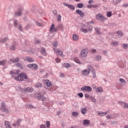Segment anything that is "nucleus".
Masks as SVG:
<instances>
[{
    "label": "nucleus",
    "mask_w": 128,
    "mask_h": 128,
    "mask_svg": "<svg viewBox=\"0 0 128 128\" xmlns=\"http://www.w3.org/2000/svg\"><path fill=\"white\" fill-rule=\"evenodd\" d=\"M13 78L16 80H18V82H24V80H28V76L24 72L19 74L17 77L13 76Z\"/></svg>",
    "instance_id": "f257e3e1"
},
{
    "label": "nucleus",
    "mask_w": 128,
    "mask_h": 128,
    "mask_svg": "<svg viewBox=\"0 0 128 128\" xmlns=\"http://www.w3.org/2000/svg\"><path fill=\"white\" fill-rule=\"evenodd\" d=\"M88 48H84L82 50L80 54V58H86L88 56Z\"/></svg>",
    "instance_id": "f03ea898"
},
{
    "label": "nucleus",
    "mask_w": 128,
    "mask_h": 128,
    "mask_svg": "<svg viewBox=\"0 0 128 128\" xmlns=\"http://www.w3.org/2000/svg\"><path fill=\"white\" fill-rule=\"evenodd\" d=\"M34 98L38 100H42V101H44L46 100V97L42 94V92H38L34 94Z\"/></svg>",
    "instance_id": "7ed1b4c3"
},
{
    "label": "nucleus",
    "mask_w": 128,
    "mask_h": 128,
    "mask_svg": "<svg viewBox=\"0 0 128 128\" xmlns=\"http://www.w3.org/2000/svg\"><path fill=\"white\" fill-rule=\"evenodd\" d=\"M92 70V66L90 65H88V68L82 71V76H86L90 74Z\"/></svg>",
    "instance_id": "20e7f679"
},
{
    "label": "nucleus",
    "mask_w": 128,
    "mask_h": 128,
    "mask_svg": "<svg viewBox=\"0 0 128 128\" xmlns=\"http://www.w3.org/2000/svg\"><path fill=\"white\" fill-rule=\"evenodd\" d=\"M96 18L98 20H100V22H104V20H106V18L100 14H97L96 16Z\"/></svg>",
    "instance_id": "39448f33"
},
{
    "label": "nucleus",
    "mask_w": 128,
    "mask_h": 128,
    "mask_svg": "<svg viewBox=\"0 0 128 128\" xmlns=\"http://www.w3.org/2000/svg\"><path fill=\"white\" fill-rule=\"evenodd\" d=\"M20 90L22 92H34V88L32 87H28L26 88H19Z\"/></svg>",
    "instance_id": "423d86ee"
},
{
    "label": "nucleus",
    "mask_w": 128,
    "mask_h": 128,
    "mask_svg": "<svg viewBox=\"0 0 128 128\" xmlns=\"http://www.w3.org/2000/svg\"><path fill=\"white\" fill-rule=\"evenodd\" d=\"M6 103L4 102H2L1 103V106L0 108V110L1 112H4L6 114H8L9 111L6 108Z\"/></svg>",
    "instance_id": "0eeeda50"
},
{
    "label": "nucleus",
    "mask_w": 128,
    "mask_h": 128,
    "mask_svg": "<svg viewBox=\"0 0 128 128\" xmlns=\"http://www.w3.org/2000/svg\"><path fill=\"white\" fill-rule=\"evenodd\" d=\"M81 90H84L85 92H92V87L90 86H84L80 88Z\"/></svg>",
    "instance_id": "6e6552de"
},
{
    "label": "nucleus",
    "mask_w": 128,
    "mask_h": 128,
    "mask_svg": "<svg viewBox=\"0 0 128 128\" xmlns=\"http://www.w3.org/2000/svg\"><path fill=\"white\" fill-rule=\"evenodd\" d=\"M27 66L28 68H32V70H38V66L34 64H28L27 65Z\"/></svg>",
    "instance_id": "1a4fd4ad"
},
{
    "label": "nucleus",
    "mask_w": 128,
    "mask_h": 128,
    "mask_svg": "<svg viewBox=\"0 0 128 128\" xmlns=\"http://www.w3.org/2000/svg\"><path fill=\"white\" fill-rule=\"evenodd\" d=\"M54 50V52H55L57 56H64V55L62 54V51L60 50V49H56L54 48H53Z\"/></svg>",
    "instance_id": "9d476101"
},
{
    "label": "nucleus",
    "mask_w": 128,
    "mask_h": 128,
    "mask_svg": "<svg viewBox=\"0 0 128 128\" xmlns=\"http://www.w3.org/2000/svg\"><path fill=\"white\" fill-rule=\"evenodd\" d=\"M64 6H67L68 8H70V10H74V6L72 5V4H67L66 2H64L63 4Z\"/></svg>",
    "instance_id": "9b49d317"
},
{
    "label": "nucleus",
    "mask_w": 128,
    "mask_h": 128,
    "mask_svg": "<svg viewBox=\"0 0 128 128\" xmlns=\"http://www.w3.org/2000/svg\"><path fill=\"white\" fill-rule=\"evenodd\" d=\"M94 88L96 92H104V90H102V86H100L96 88V86H94Z\"/></svg>",
    "instance_id": "f8f14e48"
},
{
    "label": "nucleus",
    "mask_w": 128,
    "mask_h": 128,
    "mask_svg": "<svg viewBox=\"0 0 128 128\" xmlns=\"http://www.w3.org/2000/svg\"><path fill=\"white\" fill-rule=\"evenodd\" d=\"M76 14H80V16H81V18H82V16H84V12H82V10H76Z\"/></svg>",
    "instance_id": "ddd939ff"
},
{
    "label": "nucleus",
    "mask_w": 128,
    "mask_h": 128,
    "mask_svg": "<svg viewBox=\"0 0 128 128\" xmlns=\"http://www.w3.org/2000/svg\"><path fill=\"white\" fill-rule=\"evenodd\" d=\"M24 60H26V62H34V60L31 57H26L24 58Z\"/></svg>",
    "instance_id": "4468645a"
},
{
    "label": "nucleus",
    "mask_w": 128,
    "mask_h": 128,
    "mask_svg": "<svg viewBox=\"0 0 128 128\" xmlns=\"http://www.w3.org/2000/svg\"><path fill=\"white\" fill-rule=\"evenodd\" d=\"M91 72L93 78H96V70L92 67L91 68Z\"/></svg>",
    "instance_id": "2eb2a0df"
},
{
    "label": "nucleus",
    "mask_w": 128,
    "mask_h": 128,
    "mask_svg": "<svg viewBox=\"0 0 128 128\" xmlns=\"http://www.w3.org/2000/svg\"><path fill=\"white\" fill-rule=\"evenodd\" d=\"M50 32H58V30L54 28V24H52V26L50 27Z\"/></svg>",
    "instance_id": "dca6fc26"
},
{
    "label": "nucleus",
    "mask_w": 128,
    "mask_h": 128,
    "mask_svg": "<svg viewBox=\"0 0 128 128\" xmlns=\"http://www.w3.org/2000/svg\"><path fill=\"white\" fill-rule=\"evenodd\" d=\"M90 120H83V124L84 126H88L90 124Z\"/></svg>",
    "instance_id": "f3484780"
},
{
    "label": "nucleus",
    "mask_w": 128,
    "mask_h": 128,
    "mask_svg": "<svg viewBox=\"0 0 128 128\" xmlns=\"http://www.w3.org/2000/svg\"><path fill=\"white\" fill-rule=\"evenodd\" d=\"M5 126L6 128H12V126H10V124L8 121H6L4 123Z\"/></svg>",
    "instance_id": "a211bd4d"
},
{
    "label": "nucleus",
    "mask_w": 128,
    "mask_h": 128,
    "mask_svg": "<svg viewBox=\"0 0 128 128\" xmlns=\"http://www.w3.org/2000/svg\"><path fill=\"white\" fill-rule=\"evenodd\" d=\"M20 61V58H16L15 59H10V62H18Z\"/></svg>",
    "instance_id": "6ab92c4d"
},
{
    "label": "nucleus",
    "mask_w": 128,
    "mask_h": 128,
    "mask_svg": "<svg viewBox=\"0 0 128 128\" xmlns=\"http://www.w3.org/2000/svg\"><path fill=\"white\" fill-rule=\"evenodd\" d=\"M72 38L74 40L76 41V40H78V38H80V37L78 36V35L74 34L72 36Z\"/></svg>",
    "instance_id": "aec40b11"
},
{
    "label": "nucleus",
    "mask_w": 128,
    "mask_h": 128,
    "mask_svg": "<svg viewBox=\"0 0 128 128\" xmlns=\"http://www.w3.org/2000/svg\"><path fill=\"white\" fill-rule=\"evenodd\" d=\"M98 114L99 116H106V112H98Z\"/></svg>",
    "instance_id": "412c9836"
},
{
    "label": "nucleus",
    "mask_w": 128,
    "mask_h": 128,
    "mask_svg": "<svg viewBox=\"0 0 128 128\" xmlns=\"http://www.w3.org/2000/svg\"><path fill=\"white\" fill-rule=\"evenodd\" d=\"M15 16H22V10H19L18 11L16 12H15Z\"/></svg>",
    "instance_id": "4be33fe9"
},
{
    "label": "nucleus",
    "mask_w": 128,
    "mask_h": 128,
    "mask_svg": "<svg viewBox=\"0 0 128 128\" xmlns=\"http://www.w3.org/2000/svg\"><path fill=\"white\" fill-rule=\"evenodd\" d=\"M87 8H98V6L94 4H88L87 6Z\"/></svg>",
    "instance_id": "5701e85b"
},
{
    "label": "nucleus",
    "mask_w": 128,
    "mask_h": 128,
    "mask_svg": "<svg viewBox=\"0 0 128 128\" xmlns=\"http://www.w3.org/2000/svg\"><path fill=\"white\" fill-rule=\"evenodd\" d=\"M88 110L86 108H82L81 109V112L82 114H86Z\"/></svg>",
    "instance_id": "b1692460"
},
{
    "label": "nucleus",
    "mask_w": 128,
    "mask_h": 128,
    "mask_svg": "<svg viewBox=\"0 0 128 128\" xmlns=\"http://www.w3.org/2000/svg\"><path fill=\"white\" fill-rule=\"evenodd\" d=\"M8 40V38H6L3 39H0V44H4V42H6V40Z\"/></svg>",
    "instance_id": "393cba45"
},
{
    "label": "nucleus",
    "mask_w": 128,
    "mask_h": 128,
    "mask_svg": "<svg viewBox=\"0 0 128 128\" xmlns=\"http://www.w3.org/2000/svg\"><path fill=\"white\" fill-rule=\"evenodd\" d=\"M74 61L75 62H76L77 64H82V62H80V60L78 58H74Z\"/></svg>",
    "instance_id": "a878e982"
},
{
    "label": "nucleus",
    "mask_w": 128,
    "mask_h": 128,
    "mask_svg": "<svg viewBox=\"0 0 128 128\" xmlns=\"http://www.w3.org/2000/svg\"><path fill=\"white\" fill-rule=\"evenodd\" d=\"M121 0H113V4L114 6H117L119 2H120Z\"/></svg>",
    "instance_id": "bb28decb"
},
{
    "label": "nucleus",
    "mask_w": 128,
    "mask_h": 128,
    "mask_svg": "<svg viewBox=\"0 0 128 128\" xmlns=\"http://www.w3.org/2000/svg\"><path fill=\"white\" fill-rule=\"evenodd\" d=\"M45 82H46V85L47 86L50 87L52 86V82H50L49 80H46Z\"/></svg>",
    "instance_id": "cd10ccee"
},
{
    "label": "nucleus",
    "mask_w": 128,
    "mask_h": 128,
    "mask_svg": "<svg viewBox=\"0 0 128 128\" xmlns=\"http://www.w3.org/2000/svg\"><path fill=\"white\" fill-rule=\"evenodd\" d=\"M41 54H42L44 56L46 55V49L44 48H42Z\"/></svg>",
    "instance_id": "c85d7f7f"
},
{
    "label": "nucleus",
    "mask_w": 128,
    "mask_h": 128,
    "mask_svg": "<svg viewBox=\"0 0 128 128\" xmlns=\"http://www.w3.org/2000/svg\"><path fill=\"white\" fill-rule=\"evenodd\" d=\"M64 66L66 68H70V65L68 63H65L64 64Z\"/></svg>",
    "instance_id": "c756f323"
},
{
    "label": "nucleus",
    "mask_w": 128,
    "mask_h": 128,
    "mask_svg": "<svg viewBox=\"0 0 128 128\" xmlns=\"http://www.w3.org/2000/svg\"><path fill=\"white\" fill-rule=\"evenodd\" d=\"M111 44L114 46H118V42H113L111 43Z\"/></svg>",
    "instance_id": "7c9ffc66"
},
{
    "label": "nucleus",
    "mask_w": 128,
    "mask_h": 128,
    "mask_svg": "<svg viewBox=\"0 0 128 128\" xmlns=\"http://www.w3.org/2000/svg\"><path fill=\"white\" fill-rule=\"evenodd\" d=\"M89 100L93 102H96V100L94 98V97L92 96H90Z\"/></svg>",
    "instance_id": "2f4dec72"
},
{
    "label": "nucleus",
    "mask_w": 128,
    "mask_h": 128,
    "mask_svg": "<svg viewBox=\"0 0 128 128\" xmlns=\"http://www.w3.org/2000/svg\"><path fill=\"white\" fill-rule=\"evenodd\" d=\"M77 6L78 8H82L84 7V4H82V3L78 4H77Z\"/></svg>",
    "instance_id": "473e14b6"
},
{
    "label": "nucleus",
    "mask_w": 128,
    "mask_h": 128,
    "mask_svg": "<svg viewBox=\"0 0 128 128\" xmlns=\"http://www.w3.org/2000/svg\"><path fill=\"white\" fill-rule=\"evenodd\" d=\"M35 86L38 88H42V83H38L35 85Z\"/></svg>",
    "instance_id": "72a5a7b5"
},
{
    "label": "nucleus",
    "mask_w": 128,
    "mask_h": 128,
    "mask_svg": "<svg viewBox=\"0 0 128 128\" xmlns=\"http://www.w3.org/2000/svg\"><path fill=\"white\" fill-rule=\"evenodd\" d=\"M80 31L82 32H84V34L88 32V30L84 29V28H80Z\"/></svg>",
    "instance_id": "f704fd0d"
},
{
    "label": "nucleus",
    "mask_w": 128,
    "mask_h": 128,
    "mask_svg": "<svg viewBox=\"0 0 128 128\" xmlns=\"http://www.w3.org/2000/svg\"><path fill=\"white\" fill-rule=\"evenodd\" d=\"M64 26H62V24H59L57 26V28H58V30H62Z\"/></svg>",
    "instance_id": "c9c22d12"
},
{
    "label": "nucleus",
    "mask_w": 128,
    "mask_h": 128,
    "mask_svg": "<svg viewBox=\"0 0 128 128\" xmlns=\"http://www.w3.org/2000/svg\"><path fill=\"white\" fill-rule=\"evenodd\" d=\"M112 16V12H109L106 13V16H108V18H110Z\"/></svg>",
    "instance_id": "e433bc0d"
},
{
    "label": "nucleus",
    "mask_w": 128,
    "mask_h": 128,
    "mask_svg": "<svg viewBox=\"0 0 128 128\" xmlns=\"http://www.w3.org/2000/svg\"><path fill=\"white\" fill-rule=\"evenodd\" d=\"M72 116H76L78 115V112H72Z\"/></svg>",
    "instance_id": "4c0bfd02"
},
{
    "label": "nucleus",
    "mask_w": 128,
    "mask_h": 128,
    "mask_svg": "<svg viewBox=\"0 0 128 128\" xmlns=\"http://www.w3.org/2000/svg\"><path fill=\"white\" fill-rule=\"evenodd\" d=\"M116 34L118 36H124V34H122V31H118L116 32Z\"/></svg>",
    "instance_id": "58836bf2"
},
{
    "label": "nucleus",
    "mask_w": 128,
    "mask_h": 128,
    "mask_svg": "<svg viewBox=\"0 0 128 128\" xmlns=\"http://www.w3.org/2000/svg\"><path fill=\"white\" fill-rule=\"evenodd\" d=\"M16 44L14 45H12L10 48V50H16Z\"/></svg>",
    "instance_id": "ea45409f"
},
{
    "label": "nucleus",
    "mask_w": 128,
    "mask_h": 128,
    "mask_svg": "<svg viewBox=\"0 0 128 128\" xmlns=\"http://www.w3.org/2000/svg\"><path fill=\"white\" fill-rule=\"evenodd\" d=\"M16 66H18V68H22V64L18 62L16 64Z\"/></svg>",
    "instance_id": "a19ab883"
},
{
    "label": "nucleus",
    "mask_w": 128,
    "mask_h": 128,
    "mask_svg": "<svg viewBox=\"0 0 128 128\" xmlns=\"http://www.w3.org/2000/svg\"><path fill=\"white\" fill-rule=\"evenodd\" d=\"M6 64V60L0 61V66H4Z\"/></svg>",
    "instance_id": "79ce46f5"
},
{
    "label": "nucleus",
    "mask_w": 128,
    "mask_h": 128,
    "mask_svg": "<svg viewBox=\"0 0 128 128\" xmlns=\"http://www.w3.org/2000/svg\"><path fill=\"white\" fill-rule=\"evenodd\" d=\"M120 82L124 83V84H126V80L124 79H122V78H120L119 80Z\"/></svg>",
    "instance_id": "37998d69"
},
{
    "label": "nucleus",
    "mask_w": 128,
    "mask_h": 128,
    "mask_svg": "<svg viewBox=\"0 0 128 128\" xmlns=\"http://www.w3.org/2000/svg\"><path fill=\"white\" fill-rule=\"evenodd\" d=\"M102 60V56H96V60Z\"/></svg>",
    "instance_id": "c03bdc74"
},
{
    "label": "nucleus",
    "mask_w": 128,
    "mask_h": 128,
    "mask_svg": "<svg viewBox=\"0 0 128 128\" xmlns=\"http://www.w3.org/2000/svg\"><path fill=\"white\" fill-rule=\"evenodd\" d=\"M62 20V16L60 14L58 15V22H60Z\"/></svg>",
    "instance_id": "a18cd8bd"
},
{
    "label": "nucleus",
    "mask_w": 128,
    "mask_h": 128,
    "mask_svg": "<svg viewBox=\"0 0 128 128\" xmlns=\"http://www.w3.org/2000/svg\"><path fill=\"white\" fill-rule=\"evenodd\" d=\"M20 122H22V120L21 119H18L16 121V124H17V126H20Z\"/></svg>",
    "instance_id": "49530a36"
},
{
    "label": "nucleus",
    "mask_w": 128,
    "mask_h": 128,
    "mask_svg": "<svg viewBox=\"0 0 128 128\" xmlns=\"http://www.w3.org/2000/svg\"><path fill=\"white\" fill-rule=\"evenodd\" d=\"M46 126L47 128H50V122L48 121H46Z\"/></svg>",
    "instance_id": "de8ad7c7"
},
{
    "label": "nucleus",
    "mask_w": 128,
    "mask_h": 128,
    "mask_svg": "<svg viewBox=\"0 0 128 128\" xmlns=\"http://www.w3.org/2000/svg\"><path fill=\"white\" fill-rule=\"evenodd\" d=\"M20 71L19 70H17L16 71V72L14 74V75H13V76H12V78H14V76H16V74H20Z\"/></svg>",
    "instance_id": "09e8293b"
},
{
    "label": "nucleus",
    "mask_w": 128,
    "mask_h": 128,
    "mask_svg": "<svg viewBox=\"0 0 128 128\" xmlns=\"http://www.w3.org/2000/svg\"><path fill=\"white\" fill-rule=\"evenodd\" d=\"M14 26L15 28H16V26H18V20H14Z\"/></svg>",
    "instance_id": "8fccbe9b"
},
{
    "label": "nucleus",
    "mask_w": 128,
    "mask_h": 128,
    "mask_svg": "<svg viewBox=\"0 0 128 128\" xmlns=\"http://www.w3.org/2000/svg\"><path fill=\"white\" fill-rule=\"evenodd\" d=\"M52 46H54V48H56V46H58V42H53Z\"/></svg>",
    "instance_id": "3c124183"
},
{
    "label": "nucleus",
    "mask_w": 128,
    "mask_h": 128,
    "mask_svg": "<svg viewBox=\"0 0 128 128\" xmlns=\"http://www.w3.org/2000/svg\"><path fill=\"white\" fill-rule=\"evenodd\" d=\"M78 96L80 98H83L84 97V94H82V92H80V93L78 94Z\"/></svg>",
    "instance_id": "603ef678"
},
{
    "label": "nucleus",
    "mask_w": 128,
    "mask_h": 128,
    "mask_svg": "<svg viewBox=\"0 0 128 128\" xmlns=\"http://www.w3.org/2000/svg\"><path fill=\"white\" fill-rule=\"evenodd\" d=\"M95 30H96V32H97V34H102V32L99 31L98 30V28H95Z\"/></svg>",
    "instance_id": "864d4df0"
},
{
    "label": "nucleus",
    "mask_w": 128,
    "mask_h": 128,
    "mask_svg": "<svg viewBox=\"0 0 128 128\" xmlns=\"http://www.w3.org/2000/svg\"><path fill=\"white\" fill-rule=\"evenodd\" d=\"M92 28L89 27L88 28H87V32H92Z\"/></svg>",
    "instance_id": "5fc2aeb1"
},
{
    "label": "nucleus",
    "mask_w": 128,
    "mask_h": 128,
    "mask_svg": "<svg viewBox=\"0 0 128 128\" xmlns=\"http://www.w3.org/2000/svg\"><path fill=\"white\" fill-rule=\"evenodd\" d=\"M123 48L125 49H126L128 48V44H124L123 45Z\"/></svg>",
    "instance_id": "6e6d98bb"
},
{
    "label": "nucleus",
    "mask_w": 128,
    "mask_h": 128,
    "mask_svg": "<svg viewBox=\"0 0 128 128\" xmlns=\"http://www.w3.org/2000/svg\"><path fill=\"white\" fill-rule=\"evenodd\" d=\"M55 60H56V62H58V63L60 62V58H56L55 59Z\"/></svg>",
    "instance_id": "4d7b16f0"
},
{
    "label": "nucleus",
    "mask_w": 128,
    "mask_h": 128,
    "mask_svg": "<svg viewBox=\"0 0 128 128\" xmlns=\"http://www.w3.org/2000/svg\"><path fill=\"white\" fill-rule=\"evenodd\" d=\"M53 14L54 16H56V14H58V11L56 10H54Z\"/></svg>",
    "instance_id": "13d9d810"
},
{
    "label": "nucleus",
    "mask_w": 128,
    "mask_h": 128,
    "mask_svg": "<svg viewBox=\"0 0 128 128\" xmlns=\"http://www.w3.org/2000/svg\"><path fill=\"white\" fill-rule=\"evenodd\" d=\"M22 25H19L18 26V30H21V32H22Z\"/></svg>",
    "instance_id": "bf43d9fd"
},
{
    "label": "nucleus",
    "mask_w": 128,
    "mask_h": 128,
    "mask_svg": "<svg viewBox=\"0 0 128 128\" xmlns=\"http://www.w3.org/2000/svg\"><path fill=\"white\" fill-rule=\"evenodd\" d=\"M84 96L85 98H90V95H88V94H84Z\"/></svg>",
    "instance_id": "052dcab7"
},
{
    "label": "nucleus",
    "mask_w": 128,
    "mask_h": 128,
    "mask_svg": "<svg viewBox=\"0 0 128 128\" xmlns=\"http://www.w3.org/2000/svg\"><path fill=\"white\" fill-rule=\"evenodd\" d=\"M124 108H128V104L124 103Z\"/></svg>",
    "instance_id": "680f3d73"
},
{
    "label": "nucleus",
    "mask_w": 128,
    "mask_h": 128,
    "mask_svg": "<svg viewBox=\"0 0 128 128\" xmlns=\"http://www.w3.org/2000/svg\"><path fill=\"white\" fill-rule=\"evenodd\" d=\"M106 118L108 120H110V118H112V116H110V115H108L106 116Z\"/></svg>",
    "instance_id": "e2e57ef3"
},
{
    "label": "nucleus",
    "mask_w": 128,
    "mask_h": 128,
    "mask_svg": "<svg viewBox=\"0 0 128 128\" xmlns=\"http://www.w3.org/2000/svg\"><path fill=\"white\" fill-rule=\"evenodd\" d=\"M36 24L38 26H42V24L40 23L39 22H36Z\"/></svg>",
    "instance_id": "0e129e2a"
},
{
    "label": "nucleus",
    "mask_w": 128,
    "mask_h": 128,
    "mask_svg": "<svg viewBox=\"0 0 128 128\" xmlns=\"http://www.w3.org/2000/svg\"><path fill=\"white\" fill-rule=\"evenodd\" d=\"M94 2V0H90L88 2V4H91Z\"/></svg>",
    "instance_id": "69168bd1"
},
{
    "label": "nucleus",
    "mask_w": 128,
    "mask_h": 128,
    "mask_svg": "<svg viewBox=\"0 0 128 128\" xmlns=\"http://www.w3.org/2000/svg\"><path fill=\"white\" fill-rule=\"evenodd\" d=\"M40 128H46V126L44 124H42L40 126Z\"/></svg>",
    "instance_id": "338daca9"
},
{
    "label": "nucleus",
    "mask_w": 128,
    "mask_h": 128,
    "mask_svg": "<svg viewBox=\"0 0 128 128\" xmlns=\"http://www.w3.org/2000/svg\"><path fill=\"white\" fill-rule=\"evenodd\" d=\"M60 76L61 78H64V74H62V73H60Z\"/></svg>",
    "instance_id": "774afa93"
}]
</instances>
